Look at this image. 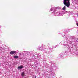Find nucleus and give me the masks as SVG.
Segmentation results:
<instances>
[{
  "mask_svg": "<svg viewBox=\"0 0 78 78\" xmlns=\"http://www.w3.org/2000/svg\"><path fill=\"white\" fill-rule=\"evenodd\" d=\"M2 27L1 26H0V28H1Z\"/></svg>",
  "mask_w": 78,
  "mask_h": 78,
  "instance_id": "obj_21",
  "label": "nucleus"
},
{
  "mask_svg": "<svg viewBox=\"0 0 78 78\" xmlns=\"http://www.w3.org/2000/svg\"><path fill=\"white\" fill-rule=\"evenodd\" d=\"M67 48L69 51L70 50V51H71V50L73 49V48H72V45L71 44H70L68 45Z\"/></svg>",
  "mask_w": 78,
  "mask_h": 78,
  "instance_id": "obj_5",
  "label": "nucleus"
},
{
  "mask_svg": "<svg viewBox=\"0 0 78 78\" xmlns=\"http://www.w3.org/2000/svg\"><path fill=\"white\" fill-rule=\"evenodd\" d=\"M49 49L51 51H53V48H50Z\"/></svg>",
  "mask_w": 78,
  "mask_h": 78,
  "instance_id": "obj_16",
  "label": "nucleus"
},
{
  "mask_svg": "<svg viewBox=\"0 0 78 78\" xmlns=\"http://www.w3.org/2000/svg\"><path fill=\"white\" fill-rule=\"evenodd\" d=\"M25 52H26V51H24V52H22V54H25Z\"/></svg>",
  "mask_w": 78,
  "mask_h": 78,
  "instance_id": "obj_17",
  "label": "nucleus"
},
{
  "mask_svg": "<svg viewBox=\"0 0 78 78\" xmlns=\"http://www.w3.org/2000/svg\"><path fill=\"white\" fill-rule=\"evenodd\" d=\"M16 51H12L10 53V55H14V54H16Z\"/></svg>",
  "mask_w": 78,
  "mask_h": 78,
  "instance_id": "obj_6",
  "label": "nucleus"
},
{
  "mask_svg": "<svg viewBox=\"0 0 78 78\" xmlns=\"http://www.w3.org/2000/svg\"><path fill=\"white\" fill-rule=\"evenodd\" d=\"M77 26H78V23H77Z\"/></svg>",
  "mask_w": 78,
  "mask_h": 78,
  "instance_id": "obj_20",
  "label": "nucleus"
},
{
  "mask_svg": "<svg viewBox=\"0 0 78 78\" xmlns=\"http://www.w3.org/2000/svg\"><path fill=\"white\" fill-rule=\"evenodd\" d=\"M65 38L66 42H64V46H66L67 45L69 44H71L72 42L73 41V38L72 37L67 36Z\"/></svg>",
  "mask_w": 78,
  "mask_h": 78,
  "instance_id": "obj_2",
  "label": "nucleus"
},
{
  "mask_svg": "<svg viewBox=\"0 0 78 78\" xmlns=\"http://www.w3.org/2000/svg\"><path fill=\"white\" fill-rule=\"evenodd\" d=\"M67 31H66V32H67Z\"/></svg>",
  "mask_w": 78,
  "mask_h": 78,
  "instance_id": "obj_22",
  "label": "nucleus"
},
{
  "mask_svg": "<svg viewBox=\"0 0 78 78\" xmlns=\"http://www.w3.org/2000/svg\"><path fill=\"white\" fill-rule=\"evenodd\" d=\"M69 50H66L65 51V53H69Z\"/></svg>",
  "mask_w": 78,
  "mask_h": 78,
  "instance_id": "obj_13",
  "label": "nucleus"
},
{
  "mask_svg": "<svg viewBox=\"0 0 78 78\" xmlns=\"http://www.w3.org/2000/svg\"><path fill=\"white\" fill-rule=\"evenodd\" d=\"M62 10L65 11L66 10V6H64L63 8L62 9Z\"/></svg>",
  "mask_w": 78,
  "mask_h": 78,
  "instance_id": "obj_12",
  "label": "nucleus"
},
{
  "mask_svg": "<svg viewBox=\"0 0 78 78\" xmlns=\"http://www.w3.org/2000/svg\"><path fill=\"white\" fill-rule=\"evenodd\" d=\"M41 47H42V48H43V47H45V45H44V44H42L41 45Z\"/></svg>",
  "mask_w": 78,
  "mask_h": 78,
  "instance_id": "obj_15",
  "label": "nucleus"
},
{
  "mask_svg": "<svg viewBox=\"0 0 78 78\" xmlns=\"http://www.w3.org/2000/svg\"><path fill=\"white\" fill-rule=\"evenodd\" d=\"M19 55H20V56H21V55H22V54H21V53H20L19 54Z\"/></svg>",
  "mask_w": 78,
  "mask_h": 78,
  "instance_id": "obj_19",
  "label": "nucleus"
},
{
  "mask_svg": "<svg viewBox=\"0 0 78 78\" xmlns=\"http://www.w3.org/2000/svg\"><path fill=\"white\" fill-rule=\"evenodd\" d=\"M50 11L55 16H61L63 14V12L61 11V8L59 7H52L50 9Z\"/></svg>",
  "mask_w": 78,
  "mask_h": 78,
  "instance_id": "obj_1",
  "label": "nucleus"
},
{
  "mask_svg": "<svg viewBox=\"0 0 78 78\" xmlns=\"http://www.w3.org/2000/svg\"><path fill=\"white\" fill-rule=\"evenodd\" d=\"M21 76L22 77H24L25 76V73L24 72H22L21 73Z\"/></svg>",
  "mask_w": 78,
  "mask_h": 78,
  "instance_id": "obj_8",
  "label": "nucleus"
},
{
  "mask_svg": "<svg viewBox=\"0 0 78 78\" xmlns=\"http://www.w3.org/2000/svg\"><path fill=\"white\" fill-rule=\"evenodd\" d=\"M41 51L44 52V53H48L50 52L49 49H48L45 48H42L41 49Z\"/></svg>",
  "mask_w": 78,
  "mask_h": 78,
  "instance_id": "obj_4",
  "label": "nucleus"
},
{
  "mask_svg": "<svg viewBox=\"0 0 78 78\" xmlns=\"http://www.w3.org/2000/svg\"><path fill=\"white\" fill-rule=\"evenodd\" d=\"M63 13L64 14H67V13H68V12L66 11H65L63 12Z\"/></svg>",
  "mask_w": 78,
  "mask_h": 78,
  "instance_id": "obj_10",
  "label": "nucleus"
},
{
  "mask_svg": "<svg viewBox=\"0 0 78 78\" xmlns=\"http://www.w3.org/2000/svg\"><path fill=\"white\" fill-rule=\"evenodd\" d=\"M19 58V56H18L16 55L14 56V58L17 59V58Z\"/></svg>",
  "mask_w": 78,
  "mask_h": 78,
  "instance_id": "obj_11",
  "label": "nucleus"
},
{
  "mask_svg": "<svg viewBox=\"0 0 78 78\" xmlns=\"http://www.w3.org/2000/svg\"><path fill=\"white\" fill-rule=\"evenodd\" d=\"M41 47L39 46V47L37 49L39 50H41Z\"/></svg>",
  "mask_w": 78,
  "mask_h": 78,
  "instance_id": "obj_14",
  "label": "nucleus"
},
{
  "mask_svg": "<svg viewBox=\"0 0 78 78\" xmlns=\"http://www.w3.org/2000/svg\"><path fill=\"white\" fill-rule=\"evenodd\" d=\"M63 4L65 5L66 6L67 8H70V0H63Z\"/></svg>",
  "mask_w": 78,
  "mask_h": 78,
  "instance_id": "obj_3",
  "label": "nucleus"
},
{
  "mask_svg": "<svg viewBox=\"0 0 78 78\" xmlns=\"http://www.w3.org/2000/svg\"><path fill=\"white\" fill-rule=\"evenodd\" d=\"M53 48H56V46H53Z\"/></svg>",
  "mask_w": 78,
  "mask_h": 78,
  "instance_id": "obj_18",
  "label": "nucleus"
},
{
  "mask_svg": "<svg viewBox=\"0 0 78 78\" xmlns=\"http://www.w3.org/2000/svg\"><path fill=\"white\" fill-rule=\"evenodd\" d=\"M22 68H23V66H19L18 67V69H22Z\"/></svg>",
  "mask_w": 78,
  "mask_h": 78,
  "instance_id": "obj_9",
  "label": "nucleus"
},
{
  "mask_svg": "<svg viewBox=\"0 0 78 78\" xmlns=\"http://www.w3.org/2000/svg\"><path fill=\"white\" fill-rule=\"evenodd\" d=\"M64 56V54L62 53H61L60 54L59 56L60 57V58H61Z\"/></svg>",
  "mask_w": 78,
  "mask_h": 78,
  "instance_id": "obj_7",
  "label": "nucleus"
}]
</instances>
